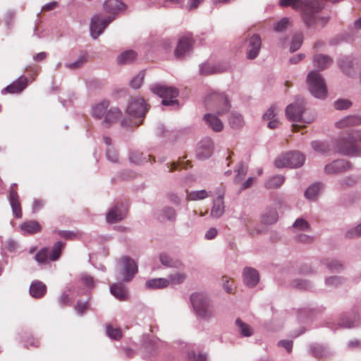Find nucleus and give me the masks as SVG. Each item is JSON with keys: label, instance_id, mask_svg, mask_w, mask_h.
Returning a JSON list of instances; mask_svg holds the SVG:
<instances>
[{"label": "nucleus", "instance_id": "nucleus-64", "mask_svg": "<svg viewBox=\"0 0 361 361\" xmlns=\"http://www.w3.org/2000/svg\"><path fill=\"white\" fill-rule=\"evenodd\" d=\"M57 234L62 238L72 240L77 238V233L71 231H57Z\"/></svg>", "mask_w": 361, "mask_h": 361}, {"label": "nucleus", "instance_id": "nucleus-7", "mask_svg": "<svg viewBox=\"0 0 361 361\" xmlns=\"http://www.w3.org/2000/svg\"><path fill=\"white\" fill-rule=\"evenodd\" d=\"M204 105L207 109L216 111L218 115L226 113L231 108L226 95L215 91L211 92L206 96Z\"/></svg>", "mask_w": 361, "mask_h": 361}, {"label": "nucleus", "instance_id": "nucleus-13", "mask_svg": "<svg viewBox=\"0 0 361 361\" xmlns=\"http://www.w3.org/2000/svg\"><path fill=\"white\" fill-rule=\"evenodd\" d=\"M128 213V207L126 203L121 202L116 203L106 214V221L113 224L124 219Z\"/></svg>", "mask_w": 361, "mask_h": 361}, {"label": "nucleus", "instance_id": "nucleus-51", "mask_svg": "<svg viewBox=\"0 0 361 361\" xmlns=\"http://www.w3.org/2000/svg\"><path fill=\"white\" fill-rule=\"evenodd\" d=\"M279 6L281 7L290 6L293 9L298 11L301 8V0H280Z\"/></svg>", "mask_w": 361, "mask_h": 361}, {"label": "nucleus", "instance_id": "nucleus-35", "mask_svg": "<svg viewBox=\"0 0 361 361\" xmlns=\"http://www.w3.org/2000/svg\"><path fill=\"white\" fill-rule=\"evenodd\" d=\"M279 214L276 209H268L261 217L264 224L271 225L278 221Z\"/></svg>", "mask_w": 361, "mask_h": 361}, {"label": "nucleus", "instance_id": "nucleus-26", "mask_svg": "<svg viewBox=\"0 0 361 361\" xmlns=\"http://www.w3.org/2000/svg\"><path fill=\"white\" fill-rule=\"evenodd\" d=\"M47 293L46 285L39 281H34L30 286V293L34 298H41Z\"/></svg>", "mask_w": 361, "mask_h": 361}, {"label": "nucleus", "instance_id": "nucleus-6", "mask_svg": "<svg viewBox=\"0 0 361 361\" xmlns=\"http://www.w3.org/2000/svg\"><path fill=\"white\" fill-rule=\"evenodd\" d=\"M149 90L153 94L162 98V105L178 106L179 102L176 97L179 94V90L176 87L155 83L149 86Z\"/></svg>", "mask_w": 361, "mask_h": 361}, {"label": "nucleus", "instance_id": "nucleus-4", "mask_svg": "<svg viewBox=\"0 0 361 361\" xmlns=\"http://www.w3.org/2000/svg\"><path fill=\"white\" fill-rule=\"evenodd\" d=\"M190 302L196 316L209 321L216 314V310L210 298L203 293H195L190 295Z\"/></svg>", "mask_w": 361, "mask_h": 361}, {"label": "nucleus", "instance_id": "nucleus-19", "mask_svg": "<svg viewBox=\"0 0 361 361\" xmlns=\"http://www.w3.org/2000/svg\"><path fill=\"white\" fill-rule=\"evenodd\" d=\"M262 47V39L259 35L254 34L248 40L247 48V58L254 59L257 58Z\"/></svg>", "mask_w": 361, "mask_h": 361}, {"label": "nucleus", "instance_id": "nucleus-9", "mask_svg": "<svg viewBox=\"0 0 361 361\" xmlns=\"http://www.w3.org/2000/svg\"><path fill=\"white\" fill-rule=\"evenodd\" d=\"M305 159L302 154L298 152H290L278 157L274 161V166L278 169L284 167L298 168L303 165Z\"/></svg>", "mask_w": 361, "mask_h": 361}, {"label": "nucleus", "instance_id": "nucleus-50", "mask_svg": "<svg viewBox=\"0 0 361 361\" xmlns=\"http://www.w3.org/2000/svg\"><path fill=\"white\" fill-rule=\"evenodd\" d=\"M71 291V289L69 288L68 291L63 292L59 297L58 303L61 308L71 305V300L69 294Z\"/></svg>", "mask_w": 361, "mask_h": 361}, {"label": "nucleus", "instance_id": "nucleus-60", "mask_svg": "<svg viewBox=\"0 0 361 361\" xmlns=\"http://www.w3.org/2000/svg\"><path fill=\"white\" fill-rule=\"evenodd\" d=\"M288 25L289 18L284 17L276 23L274 26V30L276 32H283L287 29Z\"/></svg>", "mask_w": 361, "mask_h": 361}, {"label": "nucleus", "instance_id": "nucleus-12", "mask_svg": "<svg viewBox=\"0 0 361 361\" xmlns=\"http://www.w3.org/2000/svg\"><path fill=\"white\" fill-rule=\"evenodd\" d=\"M148 105L142 97L132 98L128 102L126 112L135 118H144L148 111Z\"/></svg>", "mask_w": 361, "mask_h": 361}, {"label": "nucleus", "instance_id": "nucleus-28", "mask_svg": "<svg viewBox=\"0 0 361 361\" xmlns=\"http://www.w3.org/2000/svg\"><path fill=\"white\" fill-rule=\"evenodd\" d=\"M361 125V117L358 116H348L336 123L338 128H344Z\"/></svg>", "mask_w": 361, "mask_h": 361}, {"label": "nucleus", "instance_id": "nucleus-33", "mask_svg": "<svg viewBox=\"0 0 361 361\" xmlns=\"http://www.w3.org/2000/svg\"><path fill=\"white\" fill-rule=\"evenodd\" d=\"M104 5L106 11L113 14L126 8V5L121 0H107Z\"/></svg>", "mask_w": 361, "mask_h": 361}, {"label": "nucleus", "instance_id": "nucleus-3", "mask_svg": "<svg viewBox=\"0 0 361 361\" xmlns=\"http://www.w3.org/2000/svg\"><path fill=\"white\" fill-rule=\"evenodd\" d=\"M110 102L107 99L96 104L92 109V116L98 120L102 121V123L106 128H110L120 119L123 113L118 107H111L109 109Z\"/></svg>", "mask_w": 361, "mask_h": 361}, {"label": "nucleus", "instance_id": "nucleus-16", "mask_svg": "<svg viewBox=\"0 0 361 361\" xmlns=\"http://www.w3.org/2000/svg\"><path fill=\"white\" fill-rule=\"evenodd\" d=\"M163 343L159 339H152L144 337L142 343V348L145 357H149L158 353V350L162 346Z\"/></svg>", "mask_w": 361, "mask_h": 361}, {"label": "nucleus", "instance_id": "nucleus-40", "mask_svg": "<svg viewBox=\"0 0 361 361\" xmlns=\"http://www.w3.org/2000/svg\"><path fill=\"white\" fill-rule=\"evenodd\" d=\"M311 147L315 152L321 154H327L331 150V146L326 142L313 141Z\"/></svg>", "mask_w": 361, "mask_h": 361}, {"label": "nucleus", "instance_id": "nucleus-11", "mask_svg": "<svg viewBox=\"0 0 361 361\" xmlns=\"http://www.w3.org/2000/svg\"><path fill=\"white\" fill-rule=\"evenodd\" d=\"M120 262L122 264V268L120 270V274L122 276V280L124 282H130L133 280L135 274L138 272V267L136 262L128 256H123Z\"/></svg>", "mask_w": 361, "mask_h": 361}, {"label": "nucleus", "instance_id": "nucleus-41", "mask_svg": "<svg viewBox=\"0 0 361 361\" xmlns=\"http://www.w3.org/2000/svg\"><path fill=\"white\" fill-rule=\"evenodd\" d=\"M87 54H82L75 61L66 63L65 67L71 70L79 69L82 68L87 63Z\"/></svg>", "mask_w": 361, "mask_h": 361}, {"label": "nucleus", "instance_id": "nucleus-39", "mask_svg": "<svg viewBox=\"0 0 361 361\" xmlns=\"http://www.w3.org/2000/svg\"><path fill=\"white\" fill-rule=\"evenodd\" d=\"M235 324L238 326L241 336L250 337L253 334L251 327L246 323L243 322L240 319L235 320Z\"/></svg>", "mask_w": 361, "mask_h": 361}, {"label": "nucleus", "instance_id": "nucleus-22", "mask_svg": "<svg viewBox=\"0 0 361 361\" xmlns=\"http://www.w3.org/2000/svg\"><path fill=\"white\" fill-rule=\"evenodd\" d=\"M110 292L120 301H126L129 299L128 289L121 282L111 285Z\"/></svg>", "mask_w": 361, "mask_h": 361}, {"label": "nucleus", "instance_id": "nucleus-2", "mask_svg": "<svg viewBox=\"0 0 361 361\" xmlns=\"http://www.w3.org/2000/svg\"><path fill=\"white\" fill-rule=\"evenodd\" d=\"M324 5L318 0H305L302 7V18L307 28L319 25L324 27L329 21V17L320 16Z\"/></svg>", "mask_w": 361, "mask_h": 361}, {"label": "nucleus", "instance_id": "nucleus-32", "mask_svg": "<svg viewBox=\"0 0 361 361\" xmlns=\"http://www.w3.org/2000/svg\"><path fill=\"white\" fill-rule=\"evenodd\" d=\"M322 263L324 264L331 272H340L345 268L343 262L336 259H324L322 261Z\"/></svg>", "mask_w": 361, "mask_h": 361}, {"label": "nucleus", "instance_id": "nucleus-53", "mask_svg": "<svg viewBox=\"0 0 361 361\" xmlns=\"http://www.w3.org/2000/svg\"><path fill=\"white\" fill-rule=\"evenodd\" d=\"M80 281L88 288L92 289L95 286L94 279L87 273L80 275Z\"/></svg>", "mask_w": 361, "mask_h": 361}, {"label": "nucleus", "instance_id": "nucleus-63", "mask_svg": "<svg viewBox=\"0 0 361 361\" xmlns=\"http://www.w3.org/2000/svg\"><path fill=\"white\" fill-rule=\"evenodd\" d=\"M208 197V193L205 190L191 192L190 198L192 200H202Z\"/></svg>", "mask_w": 361, "mask_h": 361}, {"label": "nucleus", "instance_id": "nucleus-62", "mask_svg": "<svg viewBox=\"0 0 361 361\" xmlns=\"http://www.w3.org/2000/svg\"><path fill=\"white\" fill-rule=\"evenodd\" d=\"M106 158L109 161L112 163H118L119 158L118 154L116 150H115L113 147H109L106 149Z\"/></svg>", "mask_w": 361, "mask_h": 361}, {"label": "nucleus", "instance_id": "nucleus-34", "mask_svg": "<svg viewBox=\"0 0 361 361\" xmlns=\"http://www.w3.org/2000/svg\"><path fill=\"white\" fill-rule=\"evenodd\" d=\"M161 263L166 267H174L176 269L183 268V264L178 259H173L166 253H161L159 255Z\"/></svg>", "mask_w": 361, "mask_h": 361}, {"label": "nucleus", "instance_id": "nucleus-57", "mask_svg": "<svg viewBox=\"0 0 361 361\" xmlns=\"http://www.w3.org/2000/svg\"><path fill=\"white\" fill-rule=\"evenodd\" d=\"M352 102L345 99H339L334 102V106L336 110H344L349 109Z\"/></svg>", "mask_w": 361, "mask_h": 361}, {"label": "nucleus", "instance_id": "nucleus-55", "mask_svg": "<svg viewBox=\"0 0 361 361\" xmlns=\"http://www.w3.org/2000/svg\"><path fill=\"white\" fill-rule=\"evenodd\" d=\"M345 237L348 239H354L361 237V223L355 228L348 230Z\"/></svg>", "mask_w": 361, "mask_h": 361}, {"label": "nucleus", "instance_id": "nucleus-56", "mask_svg": "<svg viewBox=\"0 0 361 361\" xmlns=\"http://www.w3.org/2000/svg\"><path fill=\"white\" fill-rule=\"evenodd\" d=\"M343 278L338 276H333L326 278L325 283L328 286L337 287L343 282Z\"/></svg>", "mask_w": 361, "mask_h": 361}, {"label": "nucleus", "instance_id": "nucleus-43", "mask_svg": "<svg viewBox=\"0 0 361 361\" xmlns=\"http://www.w3.org/2000/svg\"><path fill=\"white\" fill-rule=\"evenodd\" d=\"M229 124L233 128H240L243 126L244 121L241 114L232 113L228 118Z\"/></svg>", "mask_w": 361, "mask_h": 361}, {"label": "nucleus", "instance_id": "nucleus-36", "mask_svg": "<svg viewBox=\"0 0 361 361\" xmlns=\"http://www.w3.org/2000/svg\"><path fill=\"white\" fill-rule=\"evenodd\" d=\"M169 281L164 278L152 279L147 281L145 286L149 289H158L166 288L169 286Z\"/></svg>", "mask_w": 361, "mask_h": 361}, {"label": "nucleus", "instance_id": "nucleus-21", "mask_svg": "<svg viewBox=\"0 0 361 361\" xmlns=\"http://www.w3.org/2000/svg\"><path fill=\"white\" fill-rule=\"evenodd\" d=\"M243 280L245 286L249 288L256 286L259 281L258 271L252 267H245L243 271Z\"/></svg>", "mask_w": 361, "mask_h": 361}, {"label": "nucleus", "instance_id": "nucleus-37", "mask_svg": "<svg viewBox=\"0 0 361 361\" xmlns=\"http://www.w3.org/2000/svg\"><path fill=\"white\" fill-rule=\"evenodd\" d=\"M65 246V243H61V241L56 242L51 250H49V261H56L57 260L61 254L62 248Z\"/></svg>", "mask_w": 361, "mask_h": 361}, {"label": "nucleus", "instance_id": "nucleus-18", "mask_svg": "<svg viewBox=\"0 0 361 361\" xmlns=\"http://www.w3.org/2000/svg\"><path fill=\"white\" fill-rule=\"evenodd\" d=\"M29 81L26 76L21 75L14 80L11 84L1 90V93L19 94L21 93L28 85Z\"/></svg>", "mask_w": 361, "mask_h": 361}, {"label": "nucleus", "instance_id": "nucleus-1", "mask_svg": "<svg viewBox=\"0 0 361 361\" xmlns=\"http://www.w3.org/2000/svg\"><path fill=\"white\" fill-rule=\"evenodd\" d=\"M361 130H353L347 134L341 135L334 141L337 153L347 157H361Z\"/></svg>", "mask_w": 361, "mask_h": 361}, {"label": "nucleus", "instance_id": "nucleus-25", "mask_svg": "<svg viewBox=\"0 0 361 361\" xmlns=\"http://www.w3.org/2000/svg\"><path fill=\"white\" fill-rule=\"evenodd\" d=\"M224 195V194L223 192L220 193L214 200L213 207L211 210V216L212 217L219 218L223 215L225 211Z\"/></svg>", "mask_w": 361, "mask_h": 361}, {"label": "nucleus", "instance_id": "nucleus-44", "mask_svg": "<svg viewBox=\"0 0 361 361\" xmlns=\"http://www.w3.org/2000/svg\"><path fill=\"white\" fill-rule=\"evenodd\" d=\"M303 42V35L301 32H298L293 35L291 44L290 47V52L293 53L298 50L302 46Z\"/></svg>", "mask_w": 361, "mask_h": 361}, {"label": "nucleus", "instance_id": "nucleus-49", "mask_svg": "<svg viewBox=\"0 0 361 361\" xmlns=\"http://www.w3.org/2000/svg\"><path fill=\"white\" fill-rule=\"evenodd\" d=\"M49 249L47 247L42 248L35 255V259L39 264H47L49 259Z\"/></svg>", "mask_w": 361, "mask_h": 361}, {"label": "nucleus", "instance_id": "nucleus-14", "mask_svg": "<svg viewBox=\"0 0 361 361\" xmlns=\"http://www.w3.org/2000/svg\"><path fill=\"white\" fill-rule=\"evenodd\" d=\"M114 16L106 18H100L99 15H94L90 22V32L94 39H97L104 30L106 27L114 20Z\"/></svg>", "mask_w": 361, "mask_h": 361}, {"label": "nucleus", "instance_id": "nucleus-61", "mask_svg": "<svg viewBox=\"0 0 361 361\" xmlns=\"http://www.w3.org/2000/svg\"><path fill=\"white\" fill-rule=\"evenodd\" d=\"M293 227L297 228L302 231L310 230V228L309 223L302 218L296 219L293 224Z\"/></svg>", "mask_w": 361, "mask_h": 361}, {"label": "nucleus", "instance_id": "nucleus-31", "mask_svg": "<svg viewBox=\"0 0 361 361\" xmlns=\"http://www.w3.org/2000/svg\"><path fill=\"white\" fill-rule=\"evenodd\" d=\"M338 64L343 73L353 75L355 73L353 60L350 56H344L338 60Z\"/></svg>", "mask_w": 361, "mask_h": 361}, {"label": "nucleus", "instance_id": "nucleus-17", "mask_svg": "<svg viewBox=\"0 0 361 361\" xmlns=\"http://www.w3.org/2000/svg\"><path fill=\"white\" fill-rule=\"evenodd\" d=\"M17 185H11L9 190L8 200L13 211V214L16 219H21L23 216L20 202L16 190Z\"/></svg>", "mask_w": 361, "mask_h": 361}, {"label": "nucleus", "instance_id": "nucleus-54", "mask_svg": "<svg viewBox=\"0 0 361 361\" xmlns=\"http://www.w3.org/2000/svg\"><path fill=\"white\" fill-rule=\"evenodd\" d=\"M90 306V300L86 301L78 300L74 306L75 310L80 314L82 315Z\"/></svg>", "mask_w": 361, "mask_h": 361}, {"label": "nucleus", "instance_id": "nucleus-15", "mask_svg": "<svg viewBox=\"0 0 361 361\" xmlns=\"http://www.w3.org/2000/svg\"><path fill=\"white\" fill-rule=\"evenodd\" d=\"M353 167L350 161L343 159L334 160L326 164L324 167V171L326 174H338L352 169Z\"/></svg>", "mask_w": 361, "mask_h": 361}, {"label": "nucleus", "instance_id": "nucleus-45", "mask_svg": "<svg viewBox=\"0 0 361 361\" xmlns=\"http://www.w3.org/2000/svg\"><path fill=\"white\" fill-rule=\"evenodd\" d=\"M106 333L110 338L116 341L121 339L123 335L120 328H114L109 324L106 325Z\"/></svg>", "mask_w": 361, "mask_h": 361}, {"label": "nucleus", "instance_id": "nucleus-59", "mask_svg": "<svg viewBox=\"0 0 361 361\" xmlns=\"http://www.w3.org/2000/svg\"><path fill=\"white\" fill-rule=\"evenodd\" d=\"M292 285L294 288L300 290H308L311 288L310 283L307 281L302 279L293 281Z\"/></svg>", "mask_w": 361, "mask_h": 361}, {"label": "nucleus", "instance_id": "nucleus-58", "mask_svg": "<svg viewBox=\"0 0 361 361\" xmlns=\"http://www.w3.org/2000/svg\"><path fill=\"white\" fill-rule=\"evenodd\" d=\"M247 171V167L242 162L239 163L236 169L235 170V172L236 173L235 180L236 181L241 180L246 175Z\"/></svg>", "mask_w": 361, "mask_h": 361}, {"label": "nucleus", "instance_id": "nucleus-8", "mask_svg": "<svg viewBox=\"0 0 361 361\" xmlns=\"http://www.w3.org/2000/svg\"><path fill=\"white\" fill-rule=\"evenodd\" d=\"M307 83L309 91L314 97L324 99L326 97V85L319 71H312L308 73Z\"/></svg>", "mask_w": 361, "mask_h": 361}, {"label": "nucleus", "instance_id": "nucleus-27", "mask_svg": "<svg viewBox=\"0 0 361 361\" xmlns=\"http://www.w3.org/2000/svg\"><path fill=\"white\" fill-rule=\"evenodd\" d=\"M157 219L159 221H164L165 220L174 222L176 220V212L171 207H165L157 212Z\"/></svg>", "mask_w": 361, "mask_h": 361}, {"label": "nucleus", "instance_id": "nucleus-52", "mask_svg": "<svg viewBox=\"0 0 361 361\" xmlns=\"http://www.w3.org/2000/svg\"><path fill=\"white\" fill-rule=\"evenodd\" d=\"M145 79V72L140 71L137 75L134 76L130 82V85L133 89H139L143 83Z\"/></svg>", "mask_w": 361, "mask_h": 361}, {"label": "nucleus", "instance_id": "nucleus-29", "mask_svg": "<svg viewBox=\"0 0 361 361\" xmlns=\"http://www.w3.org/2000/svg\"><path fill=\"white\" fill-rule=\"evenodd\" d=\"M137 58V53L134 50H126L121 53L116 58L119 65L129 64L134 62Z\"/></svg>", "mask_w": 361, "mask_h": 361}, {"label": "nucleus", "instance_id": "nucleus-30", "mask_svg": "<svg viewBox=\"0 0 361 361\" xmlns=\"http://www.w3.org/2000/svg\"><path fill=\"white\" fill-rule=\"evenodd\" d=\"M333 63V59L328 55L317 54L313 57V63L319 71L326 68Z\"/></svg>", "mask_w": 361, "mask_h": 361}, {"label": "nucleus", "instance_id": "nucleus-48", "mask_svg": "<svg viewBox=\"0 0 361 361\" xmlns=\"http://www.w3.org/2000/svg\"><path fill=\"white\" fill-rule=\"evenodd\" d=\"M358 317V314H355L352 319L349 318L347 315H342L339 321V324L345 328L354 327Z\"/></svg>", "mask_w": 361, "mask_h": 361}, {"label": "nucleus", "instance_id": "nucleus-24", "mask_svg": "<svg viewBox=\"0 0 361 361\" xmlns=\"http://www.w3.org/2000/svg\"><path fill=\"white\" fill-rule=\"evenodd\" d=\"M203 120L214 132L219 133L222 131L224 128L223 122L216 114H206L203 116Z\"/></svg>", "mask_w": 361, "mask_h": 361}, {"label": "nucleus", "instance_id": "nucleus-46", "mask_svg": "<svg viewBox=\"0 0 361 361\" xmlns=\"http://www.w3.org/2000/svg\"><path fill=\"white\" fill-rule=\"evenodd\" d=\"M219 73V69L207 63H202L200 66V74L204 76H207Z\"/></svg>", "mask_w": 361, "mask_h": 361}, {"label": "nucleus", "instance_id": "nucleus-38", "mask_svg": "<svg viewBox=\"0 0 361 361\" xmlns=\"http://www.w3.org/2000/svg\"><path fill=\"white\" fill-rule=\"evenodd\" d=\"M285 180L284 176L276 175L269 178L265 183V188L267 189H276L282 185Z\"/></svg>", "mask_w": 361, "mask_h": 361}, {"label": "nucleus", "instance_id": "nucleus-23", "mask_svg": "<svg viewBox=\"0 0 361 361\" xmlns=\"http://www.w3.org/2000/svg\"><path fill=\"white\" fill-rule=\"evenodd\" d=\"M20 228L24 235H34L42 230V226L35 220L25 221L20 224Z\"/></svg>", "mask_w": 361, "mask_h": 361}, {"label": "nucleus", "instance_id": "nucleus-42", "mask_svg": "<svg viewBox=\"0 0 361 361\" xmlns=\"http://www.w3.org/2000/svg\"><path fill=\"white\" fill-rule=\"evenodd\" d=\"M310 354L317 357L321 358L327 355V350L326 348L319 344H313L310 347Z\"/></svg>", "mask_w": 361, "mask_h": 361}, {"label": "nucleus", "instance_id": "nucleus-5", "mask_svg": "<svg viewBox=\"0 0 361 361\" xmlns=\"http://www.w3.org/2000/svg\"><path fill=\"white\" fill-rule=\"evenodd\" d=\"M305 102L302 98H297L294 103L286 108L287 119L293 123H308L313 121V117L307 116Z\"/></svg>", "mask_w": 361, "mask_h": 361}, {"label": "nucleus", "instance_id": "nucleus-47", "mask_svg": "<svg viewBox=\"0 0 361 361\" xmlns=\"http://www.w3.org/2000/svg\"><path fill=\"white\" fill-rule=\"evenodd\" d=\"M322 188L321 184L319 183H314L307 188L305 192V196L309 200H314L318 195Z\"/></svg>", "mask_w": 361, "mask_h": 361}, {"label": "nucleus", "instance_id": "nucleus-10", "mask_svg": "<svg viewBox=\"0 0 361 361\" xmlns=\"http://www.w3.org/2000/svg\"><path fill=\"white\" fill-rule=\"evenodd\" d=\"M195 40L191 33L180 37L174 50V56L176 59L182 60L189 55L193 49Z\"/></svg>", "mask_w": 361, "mask_h": 361}, {"label": "nucleus", "instance_id": "nucleus-20", "mask_svg": "<svg viewBox=\"0 0 361 361\" xmlns=\"http://www.w3.org/2000/svg\"><path fill=\"white\" fill-rule=\"evenodd\" d=\"M214 151V143L211 138L205 137L200 143L197 151V157L199 159H206L210 157Z\"/></svg>", "mask_w": 361, "mask_h": 361}]
</instances>
